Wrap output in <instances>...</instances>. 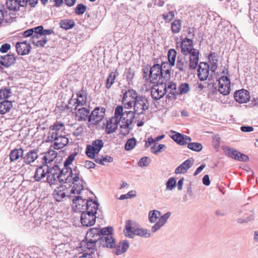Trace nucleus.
<instances>
[{"label":"nucleus","mask_w":258,"mask_h":258,"mask_svg":"<svg viewBox=\"0 0 258 258\" xmlns=\"http://www.w3.org/2000/svg\"><path fill=\"white\" fill-rule=\"evenodd\" d=\"M59 182L67 183L72 180L73 186L71 190L72 194H81L84 188L83 183L85 181L80 178V172L77 167L73 169L70 167H64L61 170L59 169Z\"/></svg>","instance_id":"1"},{"label":"nucleus","mask_w":258,"mask_h":258,"mask_svg":"<svg viewBox=\"0 0 258 258\" xmlns=\"http://www.w3.org/2000/svg\"><path fill=\"white\" fill-rule=\"evenodd\" d=\"M123 108L121 105L117 106L115 109L114 115L119 121L120 128L124 129V131H120L121 134L125 135L129 133L128 126L133 122L136 114L133 110L123 111Z\"/></svg>","instance_id":"2"},{"label":"nucleus","mask_w":258,"mask_h":258,"mask_svg":"<svg viewBox=\"0 0 258 258\" xmlns=\"http://www.w3.org/2000/svg\"><path fill=\"white\" fill-rule=\"evenodd\" d=\"M70 199L73 202V209L76 212H83L90 208H95L97 207L98 204L96 201H93L92 200H86L83 199L80 196H70Z\"/></svg>","instance_id":"3"},{"label":"nucleus","mask_w":258,"mask_h":258,"mask_svg":"<svg viewBox=\"0 0 258 258\" xmlns=\"http://www.w3.org/2000/svg\"><path fill=\"white\" fill-rule=\"evenodd\" d=\"M171 215L170 212H167L161 215L158 210H151L149 212L148 218L151 223L157 222L151 228V232L154 233L159 230L166 223Z\"/></svg>","instance_id":"4"},{"label":"nucleus","mask_w":258,"mask_h":258,"mask_svg":"<svg viewBox=\"0 0 258 258\" xmlns=\"http://www.w3.org/2000/svg\"><path fill=\"white\" fill-rule=\"evenodd\" d=\"M192 60L188 55H178L177 57L176 68L180 72L186 73L187 70L196 69L199 63V59H196L194 62H191Z\"/></svg>","instance_id":"5"},{"label":"nucleus","mask_w":258,"mask_h":258,"mask_svg":"<svg viewBox=\"0 0 258 258\" xmlns=\"http://www.w3.org/2000/svg\"><path fill=\"white\" fill-rule=\"evenodd\" d=\"M181 52L182 55H188L194 62L196 59H199V51L193 47V41L187 38L183 39L181 43Z\"/></svg>","instance_id":"6"},{"label":"nucleus","mask_w":258,"mask_h":258,"mask_svg":"<svg viewBox=\"0 0 258 258\" xmlns=\"http://www.w3.org/2000/svg\"><path fill=\"white\" fill-rule=\"evenodd\" d=\"M124 232L125 236L130 238H133L135 235L145 237H149L151 236L148 230L136 228L135 224L131 220L126 221Z\"/></svg>","instance_id":"7"},{"label":"nucleus","mask_w":258,"mask_h":258,"mask_svg":"<svg viewBox=\"0 0 258 258\" xmlns=\"http://www.w3.org/2000/svg\"><path fill=\"white\" fill-rule=\"evenodd\" d=\"M99 204L97 207L90 208L85 211L82 212L81 216V222L83 226L89 227L93 225L96 221L97 211L98 210Z\"/></svg>","instance_id":"8"},{"label":"nucleus","mask_w":258,"mask_h":258,"mask_svg":"<svg viewBox=\"0 0 258 258\" xmlns=\"http://www.w3.org/2000/svg\"><path fill=\"white\" fill-rule=\"evenodd\" d=\"M47 140L51 142L54 141L50 146L54 149H62L69 143L68 138L60 133H49Z\"/></svg>","instance_id":"9"},{"label":"nucleus","mask_w":258,"mask_h":258,"mask_svg":"<svg viewBox=\"0 0 258 258\" xmlns=\"http://www.w3.org/2000/svg\"><path fill=\"white\" fill-rule=\"evenodd\" d=\"M149 101L145 95H140L137 99L132 105L133 111L136 115L144 114L145 112L148 110L149 107Z\"/></svg>","instance_id":"10"},{"label":"nucleus","mask_w":258,"mask_h":258,"mask_svg":"<svg viewBox=\"0 0 258 258\" xmlns=\"http://www.w3.org/2000/svg\"><path fill=\"white\" fill-rule=\"evenodd\" d=\"M108 229V232L105 231V233H103L100 240H99V247H106L112 248L115 246V240L113 236V229L111 227H105Z\"/></svg>","instance_id":"11"},{"label":"nucleus","mask_w":258,"mask_h":258,"mask_svg":"<svg viewBox=\"0 0 258 258\" xmlns=\"http://www.w3.org/2000/svg\"><path fill=\"white\" fill-rule=\"evenodd\" d=\"M140 96L137 91L134 89H128L125 91L123 94L122 104L124 109H131L133 108V105Z\"/></svg>","instance_id":"12"},{"label":"nucleus","mask_w":258,"mask_h":258,"mask_svg":"<svg viewBox=\"0 0 258 258\" xmlns=\"http://www.w3.org/2000/svg\"><path fill=\"white\" fill-rule=\"evenodd\" d=\"M167 93L166 84L163 81L156 83L151 88V95L155 100L162 98Z\"/></svg>","instance_id":"13"},{"label":"nucleus","mask_w":258,"mask_h":258,"mask_svg":"<svg viewBox=\"0 0 258 258\" xmlns=\"http://www.w3.org/2000/svg\"><path fill=\"white\" fill-rule=\"evenodd\" d=\"M103 145V142L101 140L94 141L91 145H88L86 148L85 152L87 156L91 159H93L96 156V155H98Z\"/></svg>","instance_id":"14"},{"label":"nucleus","mask_w":258,"mask_h":258,"mask_svg":"<svg viewBox=\"0 0 258 258\" xmlns=\"http://www.w3.org/2000/svg\"><path fill=\"white\" fill-rule=\"evenodd\" d=\"M161 68L159 64H155L151 68L148 79L151 83L155 84L160 82V80L163 78V75Z\"/></svg>","instance_id":"15"},{"label":"nucleus","mask_w":258,"mask_h":258,"mask_svg":"<svg viewBox=\"0 0 258 258\" xmlns=\"http://www.w3.org/2000/svg\"><path fill=\"white\" fill-rule=\"evenodd\" d=\"M105 109L102 107H96L89 115V122L97 124L100 122L105 115Z\"/></svg>","instance_id":"16"},{"label":"nucleus","mask_w":258,"mask_h":258,"mask_svg":"<svg viewBox=\"0 0 258 258\" xmlns=\"http://www.w3.org/2000/svg\"><path fill=\"white\" fill-rule=\"evenodd\" d=\"M59 167L58 165H54L52 167L48 168L47 172L46 181L50 184H55L57 180L59 181Z\"/></svg>","instance_id":"17"},{"label":"nucleus","mask_w":258,"mask_h":258,"mask_svg":"<svg viewBox=\"0 0 258 258\" xmlns=\"http://www.w3.org/2000/svg\"><path fill=\"white\" fill-rule=\"evenodd\" d=\"M108 229L105 227L100 229L98 228H92L89 229L86 234V239L95 240L96 242H99L103 233H105V231L108 232Z\"/></svg>","instance_id":"18"},{"label":"nucleus","mask_w":258,"mask_h":258,"mask_svg":"<svg viewBox=\"0 0 258 258\" xmlns=\"http://www.w3.org/2000/svg\"><path fill=\"white\" fill-rule=\"evenodd\" d=\"M77 99L76 100L71 99L69 101V104L71 105L72 103L77 104V105L75 106L74 108L70 107L71 110H76L77 109V106H82L84 105L87 101V93L86 91L81 90L78 92L77 94Z\"/></svg>","instance_id":"19"},{"label":"nucleus","mask_w":258,"mask_h":258,"mask_svg":"<svg viewBox=\"0 0 258 258\" xmlns=\"http://www.w3.org/2000/svg\"><path fill=\"white\" fill-rule=\"evenodd\" d=\"M219 92L223 95L229 94L230 90V81L228 77L222 76L219 80Z\"/></svg>","instance_id":"20"},{"label":"nucleus","mask_w":258,"mask_h":258,"mask_svg":"<svg viewBox=\"0 0 258 258\" xmlns=\"http://www.w3.org/2000/svg\"><path fill=\"white\" fill-rule=\"evenodd\" d=\"M69 194L68 189L65 185H60L57 187L53 191V197L56 201L60 202L63 201L66 197H69L70 195Z\"/></svg>","instance_id":"21"},{"label":"nucleus","mask_w":258,"mask_h":258,"mask_svg":"<svg viewBox=\"0 0 258 258\" xmlns=\"http://www.w3.org/2000/svg\"><path fill=\"white\" fill-rule=\"evenodd\" d=\"M234 98L236 102L244 103L249 100L250 96L249 92L243 89L236 91L234 94Z\"/></svg>","instance_id":"22"},{"label":"nucleus","mask_w":258,"mask_h":258,"mask_svg":"<svg viewBox=\"0 0 258 258\" xmlns=\"http://www.w3.org/2000/svg\"><path fill=\"white\" fill-rule=\"evenodd\" d=\"M198 75L200 80H207L209 74V66L207 62H201L198 64Z\"/></svg>","instance_id":"23"},{"label":"nucleus","mask_w":258,"mask_h":258,"mask_svg":"<svg viewBox=\"0 0 258 258\" xmlns=\"http://www.w3.org/2000/svg\"><path fill=\"white\" fill-rule=\"evenodd\" d=\"M16 50L18 54L24 55L30 52L31 45L27 41L18 42L16 44Z\"/></svg>","instance_id":"24"},{"label":"nucleus","mask_w":258,"mask_h":258,"mask_svg":"<svg viewBox=\"0 0 258 258\" xmlns=\"http://www.w3.org/2000/svg\"><path fill=\"white\" fill-rule=\"evenodd\" d=\"M118 124L120 125L119 121H118V118H116L115 116L110 118L107 122L105 132L107 134L113 133L117 129Z\"/></svg>","instance_id":"25"},{"label":"nucleus","mask_w":258,"mask_h":258,"mask_svg":"<svg viewBox=\"0 0 258 258\" xmlns=\"http://www.w3.org/2000/svg\"><path fill=\"white\" fill-rule=\"evenodd\" d=\"M194 162V160L192 158L187 159L175 169V173L176 174H179L186 172L187 170L192 166Z\"/></svg>","instance_id":"26"},{"label":"nucleus","mask_w":258,"mask_h":258,"mask_svg":"<svg viewBox=\"0 0 258 258\" xmlns=\"http://www.w3.org/2000/svg\"><path fill=\"white\" fill-rule=\"evenodd\" d=\"M48 171V166L47 164H44L43 165L38 167L34 174V178L36 181H40L44 178Z\"/></svg>","instance_id":"27"},{"label":"nucleus","mask_w":258,"mask_h":258,"mask_svg":"<svg viewBox=\"0 0 258 258\" xmlns=\"http://www.w3.org/2000/svg\"><path fill=\"white\" fill-rule=\"evenodd\" d=\"M174 135H172V139L178 144L180 145H184L188 143V142L191 141V138L185 135H183L179 133H176Z\"/></svg>","instance_id":"28"},{"label":"nucleus","mask_w":258,"mask_h":258,"mask_svg":"<svg viewBox=\"0 0 258 258\" xmlns=\"http://www.w3.org/2000/svg\"><path fill=\"white\" fill-rule=\"evenodd\" d=\"M38 157L37 151L32 150L28 152L23 157L24 162L27 165L31 164L34 162Z\"/></svg>","instance_id":"29"},{"label":"nucleus","mask_w":258,"mask_h":258,"mask_svg":"<svg viewBox=\"0 0 258 258\" xmlns=\"http://www.w3.org/2000/svg\"><path fill=\"white\" fill-rule=\"evenodd\" d=\"M90 111L88 109L84 107H82L79 109L76 114V118L79 121H89Z\"/></svg>","instance_id":"30"},{"label":"nucleus","mask_w":258,"mask_h":258,"mask_svg":"<svg viewBox=\"0 0 258 258\" xmlns=\"http://www.w3.org/2000/svg\"><path fill=\"white\" fill-rule=\"evenodd\" d=\"M16 62V58L13 54L10 53L2 56L0 58V63L2 65L9 67Z\"/></svg>","instance_id":"31"},{"label":"nucleus","mask_w":258,"mask_h":258,"mask_svg":"<svg viewBox=\"0 0 258 258\" xmlns=\"http://www.w3.org/2000/svg\"><path fill=\"white\" fill-rule=\"evenodd\" d=\"M166 87L167 92H168L167 97L170 99H175L177 95L178 94L175 84L172 82H169L167 85H166Z\"/></svg>","instance_id":"32"},{"label":"nucleus","mask_w":258,"mask_h":258,"mask_svg":"<svg viewBox=\"0 0 258 258\" xmlns=\"http://www.w3.org/2000/svg\"><path fill=\"white\" fill-rule=\"evenodd\" d=\"M129 247V243L126 240L120 241L117 244L115 249V253L116 255L121 254L126 251Z\"/></svg>","instance_id":"33"},{"label":"nucleus","mask_w":258,"mask_h":258,"mask_svg":"<svg viewBox=\"0 0 258 258\" xmlns=\"http://www.w3.org/2000/svg\"><path fill=\"white\" fill-rule=\"evenodd\" d=\"M208 58L209 62L211 66L210 70L214 73L218 68V59L217 54L215 52H211L209 54Z\"/></svg>","instance_id":"34"},{"label":"nucleus","mask_w":258,"mask_h":258,"mask_svg":"<svg viewBox=\"0 0 258 258\" xmlns=\"http://www.w3.org/2000/svg\"><path fill=\"white\" fill-rule=\"evenodd\" d=\"M24 150L22 148L15 149L12 150L10 153V159L11 162H14L24 156Z\"/></svg>","instance_id":"35"},{"label":"nucleus","mask_w":258,"mask_h":258,"mask_svg":"<svg viewBox=\"0 0 258 258\" xmlns=\"http://www.w3.org/2000/svg\"><path fill=\"white\" fill-rule=\"evenodd\" d=\"M12 107L13 104L11 101L5 100L0 102V114H4L9 112Z\"/></svg>","instance_id":"36"},{"label":"nucleus","mask_w":258,"mask_h":258,"mask_svg":"<svg viewBox=\"0 0 258 258\" xmlns=\"http://www.w3.org/2000/svg\"><path fill=\"white\" fill-rule=\"evenodd\" d=\"M94 159H95V162L102 165H104L105 163H111L113 161V158L108 155L103 156L98 155Z\"/></svg>","instance_id":"37"},{"label":"nucleus","mask_w":258,"mask_h":258,"mask_svg":"<svg viewBox=\"0 0 258 258\" xmlns=\"http://www.w3.org/2000/svg\"><path fill=\"white\" fill-rule=\"evenodd\" d=\"M118 75L119 73L117 70H115L114 72H112L109 74L106 82V88L107 89H109L111 88Z\"/></svg>","instance_id":"38"},{"label":"nucleus","mask_w":258,"mask_h":258,"mask_svg":"<svg viewBox=\"0 0 258 258\" xmlns=\"http://www.w3.org/2000/svg\"><path fill=\"white\" fill-rule=\"evenodd\" d=\"M57 152L53 150H49L45 153L43 157V160L45 164L50 163L57 156Z\"/></svg>","instance_id":"39"},{"label":"nucleus","mask_w":258,"mask_h":258,"mask_svg":"<svg viewBox=\"0 0 258 258\" xmlns=\"http://www.w3.org/2000/svg\"><path fill=\"white\" fill-rule=\"evenodd\" d=\"M171 29L173 34L179 33L181 29V21L180 19L173 21L171 24Z\"/></svg>","instance_id":"40"},{"label":"nucleus","mask_w":258,"mask_h":258,"mask_svg":"<svg viewBox=\"0 0 258 258\" xmlns=\"http://www.w3.org/2000/svg\"><path fill=\"white\" fill-rule=\"evenodd\" d=\"M59 24L60 27L65 30L71 29L74 27L75 25L74 20L69 19L61 20Z\"/></svg>","instance_id":"41"},{"label":"nucleus","mask_w":258,"mask_h":258,"mask_svg":"<svg viewBox=\"0 0 258 258\" xmlns=\"http://www.w3.org/2000/svg\"><path fill=\"white\" fill-rule=\"evenodd\" d=\"M254 219V215L253 213H249L245 214L242 217L237 219L238 223L242 224L250 222Z\"/></svg>","instance_id":"42"},{"label":"nucleus","mask_w":258,"mask_h":258,"mask_svg":"<svg viewBox=\"0 0 258 258\" xmlns=\"http://www.w3.org/2000/svg\"><path fill=\"white\" fill-rule=\"evenodd\" d=\"M50 129L54 131L53 133H60L64 130V124L61 122L56 121L53 125L50 126Z\"/></svg>","instance_id":"43"},{"label":"nucleus","mask_w":258,"mask_h":258,"mask_svg":"<svg viewBox=\"0 0 258 258\" xmlns=\"http://www.w3.org/2000/svg\"><path fill=\"white\" fill-rule=\"evenodd\" d=\"M6 5L7 8L10 11H17L20 8L17 0H8Z\"/></svg>","instance_id":"44"},{"label":"nucleus","mask_w":258,"mask_h":258,"mask_svg":"<svg viewBox=\"0 0 258 258\" xmlns=\"http://www.w3.org/2000/svg\"><path fill=\"white\" fill-rule=\"evenodd\" d=\"M176 56V51L173 49L169 50L168 52V59L169 65L173 67L175 64V58Z\"/></svg>","instance_id":"45"},{"label":"nucleus","mask_w":258,"mask_h":258,"mask_svg":"<svg viewBox=\"0 0 258 258\" xmlns=\"http://www.w3.org/2000/svg\"><path fill=\"white\" fill-rule=\"evenodd\" d=\"M225 153L227 156H228L229 157L234 159L235 160H237V158H239L240 156L239 154H238V153H240V152H238V151L232 149V148H227L225 150Z\"/></svg>","instance_id":"46"},{"label":"nucleus","mask_w":258,"mask_h":258,"mask_svg":"<svg viewBox=\"0 0 258 258\" xmlns=\"http://www.w3.org/2000/svg\"><path fill=\"white\" fill-rule=\"evenodd\" d=\"M136 143L137 141L136 139L134 138L127 140L125 145V149L126 151H130L132 150L136 146Z\"/></svg>","instance_id":"47"},{"label":"nucleus","mask_w":258,"mask_h":258,"mask_svg":"<svg viewBox=\"0 0 258 258\" xmlns=\"http://www.w3.org/2000/svg\"><path fill=\"white\" fill-rule=\"evenodd\" d=\"M187 147L194 151L199 152L202 150L203 147L201 143H190L188 144Z\"/></svg>","instance_id":"48"},{"label":"nucleus","mask_w":258,"mask_h":258,"mask_svg":"<svg viewBox=\"0 0 258 258\" xmlns=\"http://www.w3.org/2000/svg\"><path fill=\"white\" fill-rule=\"evenodd\" d=\"M176 185V181L173 177H170L167 180L166 183V189L172 190Z\"/></svg>","instance_id":"49"},{"label":"nucleus","mask_w":258,"mask_h":258,"mask_svg":"<svg viewBox=\"0 0 258 258\" xmlns=\"http://www.w3.org/2000/svg\"><path fill=\"white\" fill-rule=\"evenodd\" d=\"M87 10V7L83 4H78L76 7L75 13L77 15H83Z\"/></svg>","instance_id":"50"},{"label":"nucleus","mask_w":258,"mask_h":258,"mask_svg":"<svg viewBox=\"0 0 258 258\" xmlns=\"http://www.w3.org/2000/svg\"><path fill=\"white\" fill-rule=\"evenodd\" d=\"M33 29V39H38L39 36L42 35V33L43 32V26H39L34 28H32Z\"/></svg>","instance_id":"51"},{"label":"nucleus","mask_w":258,"mask_h":258,"mask_svg":"<svg viewBox=\"0 0 258 258\" xmlns=\"http://www.w3.org/2000/svg\"><path fill=\"white\" fill-rule=\"evenodd\" d=\"M86 246L87 248L89 249H95L96 251H97L96 248L97 245H99L98 242H96L95 240L86 239Z\"/></svg>","instance_id":"52"},{"label":"nucleus","mask_w":258,"mask_h":258,"mask_svg":"<svg viewBox=\"0 0 258 258\" xmlns=\"http://www.w3.org/2000/svg\"><path fill=\"white\" fill-rule=\"evenodd\" d=\"M11 94L10 89L4 88L0 90V100L8 98Z\"/></svg>","instance_id":"53"},{"label":"nucleus","mask_w":258,"mask_h":258,"mask_svg":"<svg viewBox=\"0 0 258 258\" xmlns=\"http://www.w3.org/2000/svg\"><path fill=\"white\" fill-rule=\"evenodd\" d=\"M124 75L125 77L126 81L128 83H130L131 81H132V80L134 77L135 72H134V70H133L131 68H129L124 72Z\"/></svg>","instance_id":"54"},{"label":"nucleus","mask_w":258,"mask_h":258,"mask_svg":"<svg viewBox=\"0 0 258 258\" xmlns=\"http://www.w3.org/2000/svg\"><path fill=\"white\" fill-rule=\"evenodd\" d=\"M190 90L188 84L184 83L181 84L179 88V93L178 94H184L188 93Z\"/></svg>","instance_id":"55"},{"label":"nucleus","mask_w":258,"mask_h":258,"mask_svg":"<svg viewBox=\"0 0 258 258\" xmlns=\"http://www.w3.org/2000/svg\"><path fill=\"white\" fill-rule=\"evenodd\" d=\"M164 148H165V145L159 144L157 146L156 144H154L151 147V151L153 153L157 155L158 153L161 152V150Z\"/></svg>","instance_id":"56"},{"label":"nucleus","mask_w":258,"mask_h":258,"mask_svg":"<svg viewBox=\"0 0 258 258\" xmlns=\"http://www.w3.org/2000/svg\"><path fill=\"white\" fill-rule=\"evenodd\" d=\"M77 154L78 153L77 152L73 153L72 154H70L64 161V166L69 167V165L72 164V162L74 160L75 158L77 155Z\"/></svg>","instance_id":"57"},{"label":"nucleus","mask_w":258,"mask_h":258,"mask_svg":"<svg viewBox=\"0 0 258 258\" xmlns=\"http://www.w3.org/2000/svg\"><path fill=\"white\" fill-rule=\"evenodd\" d=\"M151 160L148 157H144L140 159L138 162V165L140 167L147 166L150 163Z\"/></svg>","instance_id":"58"},{"label":"nucleus","mask_w":258,"mask_h":258,"mask_svg":"<svg viewBox=\"0 0 258 258\" xmlns=\"http://www.w3.org/2000/svg\"><path fill=\"white\" fill-rule=\"evenodd\" d=\"M174 13L173 12L170 11L166 14H164L162 17L166 23H169L174 18Z\"/></svg>","instance_id":"59"},{"label":"nucleus","mask_w":258,"mask_h":258,"mask_svg":"<svg viewBox=\"0 0 258 258\" xmlns=\"http://www.w3.org/2000/svg\"><path fill=\"white\" fill-rule=\"evenodd\" d=\"M47 39L46 37H44L42 39L38 40L37 41L35 39L32 40V43L38 47H43L47 43Z\"/></svg>","instance_id":"60"},{"label":"nucleus","mask_w":258,"mask_h":258,"mask_svg":"<svg viewBox=\"0 0 258 258\" xmlns=\"http://www.w3.org/2000/svg\"><path fill=\"white\" fill-rule=\"evenodd\" d=\"M134 191L133 190L130 191L127 194L122 195L119 198L120 200H123L129 198H132L136 197V194H133Z\"/></svg>","instance_id":"61"},{"label":"nucleus","mask_w":258,"mask_h":258,"mask_svg":"<svg viewBox=\"0 0 258 258\" xmlns=\"http://www.w3.org/2000/svg\"><path fill=\"white\" fill-rule=\"evenodd\" d=\"M100 254L98 251L96 253L94 251H92L91 253L89 254H84L79 258H99Z\"/></svg>","instance_id":"62"},{"label":"nucleus","mask_w":258,"mask_h":258,"mask_svg":"<svg viewBox=\"0 0 258 258\" xmlns=\"http://www.w3.org/2000/svg\"><path fill=\"white\" fill-rule=\"evenodd\" d=\"M84 132V127L83 126H79L73 132V135L78 137L81 136Z\"/></svg>","instance_id":"63"},{"label":"nucleus","mask_w":258,"mask_h":258,"mask_svg":"<svg viewBox=\"0 0 258 258\" xmlns=\"http://www.w3.org/2000/svg\"><path fill=\"white\" fill-rule=\"evenodd\" d=\"M11 48V45L8 43H5L1 46L0 51L2 53H6Z\"/></svg>","instance_id":"64"}]
</instances>
